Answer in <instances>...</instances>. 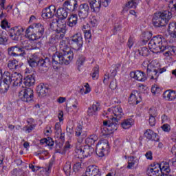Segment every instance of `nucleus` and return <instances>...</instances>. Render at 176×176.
<instances>
[{
    "label": "nucleus",
    "mask_w": 176,
    "mask_h": 176,
    "mask_svg": "<svg viewBox=\"0 0 176 176\" xmlns=\"http://www.w3.org/2000/svg\"><path fill=\"white\" fill-rule=\"evenodd\" d=\"M61 126H60L59 123H56L55 124V134L57 138H58V135L61 134Z\"/></svg>",
    "instance_id": "nucleus-44"
},
{
    "label": "nucleus",
    "mask_w": 176,
    "mask_h": 176,
    "mask_svg": "<svg viewBox=\"0 0 176 176\" xmlns=\"http://www.w3.org/2000/svg\"><path fill=\"white\" fill-rule=\"evenodd\" d=\"M153 153L151 151H148L146 153L145 156L146 157V159H148V160H152V159H153V157L152 156Z\"/></svg>",
    "instance_id": "nucleus-56"
},
{
    "label": "nucleus",
    "mask_w": 176,
    "mask_h": 176,
    "mask_svg": "<svg viewBox=\"0 0 176 176\" xmlns=\"http://www.w3.org/2000/svg\"><path fill=\"white\" fill-rule=\"evenodd\" d=\"M133 45H134V38H133V37H130L128 39L127 46H128V47H129V49H131V47H133Z\"/></svg>",
    "instance_id": "nucleus-52"
},
{
    "label": "nucleus",
    "mask_w": 176,
    "mask_h": 176,
    "mask_svg": "<svg viewBox=\"0 0 176 176\" xmlns=\"http://www.w3.org/2000/svg\"><path fill=\"white\" fill-rule=\"evenodd\" d=\"M34 129L35 124H31L30 126H25V131H26V133H31V131H32V130H34Z\"/></svg>",
    "instance_id": "nucleus-50"
},
{
    "label": "nucleus",
    "mask_w": 176,
    "mask_h": 176,
    "mask_svg": "<svg viewBox=\"0 0 176 176\" xmlns=\"http://www.w3.org/2000/svg\"><path fill=\"white\" fill-rule=\"evenodd\" d=\"M116 87H118V84L116 83V80H112L111 82H110V85H109V88L111 89V90H115L116 89Z\"/></svg>",
    "instance_id": "nucleus-51"
},
{
    "label": "nucleus",
    "mask_w": 176,
    "mask_h": 176,
    "mask_svg": "<svg viewBox=\"0 0 176 176\" xmlns=\"http://www.w3.org/2000/svg\"><path fill=\"white\" fill-rule=\"evenodd\" d=\"M63 6L70 12H76L78 10L77 0H67L63 3Z\"/></svg>",
    "instance_id": "nucleus-17"
},
{
    "label": "nucleus",
    "mask_w": 176,
    "mask_h": 176,
    "mask_svg": "<svg viewBox=\"0 0 176 176\" xmlns=\"http://www.w3.org/2000/svg\"><path fill=\"white\" fill-rule=\"evenodd\" d=\"M138 5V0H127L125 4V9H135Z\"/></svg>",
    "instance_id": "nucleus-30"
},
{
    "label": "nucleus",
    "mask_w": 176,
    "mask_h": 176,
    "mask_svg": "<svg viewBox=\"0 0 176 176\" xmlns=\"http://www.w3.org/2000/svg\"><path fill=\"white\" fill-rule=\"evenodd\" d=\"M143 39L142 41V45H146L148 43V41L152 38V32H147L143 34Z\"/></svg>",
    "instance_id": "nucleus-35"
},
{
    "label": "nucleus",
    "mask_w": 176,
    "mask_h": 176,
    "mask_svg": "<svg viewBox=\"0 0 176 176\" xmlns=\"http://www.w3.org/2000/svg\"><path fill=\"white\" fill-rule=\"evenodd\" d=\"M53 24H56V34L54 36L56 41H63L65 38V33L67 32V23L61 19H54L52 23H51V27Z\"/></svg>",
    "instance_id": "nucleus-7"
},
{
    "label": "nucleus",
    "mask_w": 176,
    "mask_h": 176,
    "mask_svg": "<svg viewBox=\"0 0 176 176\" xmlns=\"http://www.w3.org/2000/svg\"><path fill=\"white\" fill-rule=\"evenodd\" d=\"M54 14H56V7L54 6H50L42 11L43 19H52Z\"/></svg>",
    "instance_id": "nucleus-16"
},
{
    "label": "nucleus",
    "mask_w": 176,
    "mask_h": 176,
    "mask_svg": "<svg viewBox=\"0 0 176 176\" xmlns=\"http://www.w3.org/2000/svg\"><path fill=\"white\" fill-rule=\"evenodd\" d=\"M172 18L173 13L170 11L165 10L163 12H156L154 14L152 19L153 25H154L155 28L166 27Z\"/></svg>",
    "instance_id": "nucleus-4"
},
{
    "label": "nucleus",
    "mask_w": 176,
    "mask_h": 176,
    "mask_svg": "<svg viewBox=\"0 0 176 176\" xmlns=\"http://www.w3.org/2000/svg\"><path fill=\"white\" fill-rule=\"evenodd\" d=\"M99 74H100V67L98 66H95L92 69V74H91V76L92 77V79H98Z\"/></svg>",
    "instance_id": "nucleus-39"
},
{
    "label": "nucleus",
    "mask_w": 176,
    "mask_h": 176,
    "mask_svg": "<svg viewBox=\"0 0 176 176\" xmlns=\"http://www.w3.org/2000/svg\"><path fill=\"white\" fill-rule=\"evenodd\" d=\"M148 47L151 52L153 53H162V52H165L164 54L166 57L171 56V54H175V46H168L167 40L163 38L162 36H155L152 38V39L148 43Z\"/></svg>",
    "instance_id": "nucleus-3"
},
{
    "label": "nucleus",
    "mask_w": 176,
    "mask_h": 176,
    "mask_svg": "<svg viewBox=\"0 0 176 176\" xmlns=\"http://www.w3.org/2000/svg\"><path fill=\"white\" fill-rule=\"evenodd\" d=\"M64 173L66 175H71V173H72V169L71 168V162H66L63 167Z\"/></svg>",
    "instance_id": "nucleus-34"
},
{
    "label": "nucleus",
    "mask_w": 176,
    "mask_h": 176,
    "mask_svg": "<svg viewBox=\"0 0 176 176\" xmlns=\"http://www.w3.org/2000/svg\"><path fill=\"white\" fill-rule=\"evenodd\" d=\"M50 59L49 58L39 59L38 67H39V69L43 71V72H46L47 71V67H50Z\"/></svg>",
    "instance_id": "nucleus-23"
},
{
    "label": "nucleus",
    "mask_w": 176,
    "mask_h": 176,
    "mask_svg": "<svg viewBox=\"0 0 176 176\" xmlns=\"http://www.w3.org/2000/svg\"><path fill=\"white\" fill-rule=\"evenodd\" d=\"M8 67L10 69H17V67H19V61L16 60H10Z\"/></svg>",
    "instance_id": "nucleus-38"
},
{
    "label": "nucleus",
    "mask_w": 176,
    "mask_h": 176,
    "mask_svg": "<svg viewBox=\"0 0 176 176\" xmlns=\"http://www.w3.org/2000/svg\"><path fill=\"white\" fill-rule=\"evenodd\" d=\"M148 76H151V79H157L159 78V71L157 70L155 72H151L150 73H147Z\"/></svg>",
    "instance_id": "nucleus-41"
},
{
    "label": "nucleus",
    "mask_w": 176,
    "mask_h": 176,
    "mask_svg": "<svg viewBox=\"0 0 176 176\" xmlns=\"http://www.w3.org/2000/svg\"><path fill=\"white\" fill-rule=\"evenodd\" d=\"M75 135L78 138H86V132L83 131V126L82 125H78L76 128Z\"/></svg>",
    "instance_id": "nucleus-28"
},
{
    "label": "nucleus",
    "mask_w": 176,
    "mask_h": 176,
    "mask_svg": "<svg viewBox=\"0 0 176 176\" xmlns=\"http://www.w3.org/2000/svg\"><path fill=\"white\" fill-rule=\"evenodd\" d=\"M120 68V65H116L115 68L113 70H110L111 72V76L115 78V76L118 74V69Z\"/></svg>",
    "instance_id": "nucleus-45"
},
{
    "label": "nucleus",
    "mask_w": 176,
    "mask_h": 176,
    "mask_svg": "<svg viewBox=\"0 0 176 176\" xmlns=\"http://www.w3.org/2000/svg\"><path fill=\"white\" fill-rule=\"evenodd\" d=\"M162 129L164 131L168 132L170 130V126L168 124H164L162 126Z\"/></svg>",
    "instance_id": "nucleus-59"
},
{
    "label": "nucleus",
    "mask_w": 176,
    "mask_h": 176,
    "mask_svg": "<svg viewBox=\"0 0 176 176\" xmlns=\"http://www.w3.org/2000/svg\"><path fill=\"white\" fill-rule=\"evenodd\" d=\"M10 81L9 80V78L6 77V75L3 76V80L0 83V93L1 94H5V93H8V90H9L10 87Z\"/></svg>",
    "instance_id": "nucleus-18"
},
{
    "label": "nucleus",
    "mask_w": 176,
    "mask_h": 176,
    "mask_svg": "<svg viewBox=\"0 0 176 176\" xmlns=\"http://www.w3.org/2000/svg\"><path fill=\"white\" fill-rule=\"evenodd\" d=\"M107 115L109 116L111 115V118L107 121H103V126L101 127L103 135L112 134V133L118 130V127H119V120L123 118L124 113L120 106H116L108 109Z\"/></svg>",
    "instance_id": "nucleus-1"
},
{
    "label": "nucleus",
    "mask_w": 176,
    "mask_h": 176,
    "mask_svg": "<svg viewBox=\"0 0 176 176\" xmlns=\"http://www.w3.org/2000/svg\"><path fill=\"white\" fill-rule=\"evenodd\" d=\"M75 156L77 159H83V157H89L94 153V148L89 145L82 144V140H78L76 144Z\"/></svg>",
    "instance_id": "nucleus-6"
},
{
    "label": "nucleus",
    "mask_w": 176,
    "mask_h": 176,
    "mask_svg": "<svg viewBox=\"0 0 176 176\" xmlns=\"http://www.w3.org/2000/svg\"><path fill=\"white\" fill-rule=\"evenodd\" d=\"M160 91H162V89H160V87H159V86L156 85L152 86L151 93H153V94H159Z\"/></svg>",
    "instance_id": "nucleus-42"
},
{
    "label": "nucleus",
    "mask_w": 176,
    "mask_h": 176,
    "mask_svg": "<svg viewBox=\"0 0 176 176\" xmlns=\"http://www.w3.org/2000/svg\"><path fill=\"white\" fill-rule=\"evenodd\" d=\"M148 113L150 116H153L154 118H155V116H157V113L156 112V109H152V108L149 109Z\"/></svg>",
    "instance_id": "nucleus-55"
},
{
    "label": "nucleus",
    "mask_w": 176,
    "mask_h": 176,
    "mask_svg": "<svg viewBox=\"0 0 176 176\" xmlns=\"http://www.w3.org/2000/svg\"><path fill=\"white\" fill-rule=\"evenodd\" d=\"M85 87L86 88V90L84 92V94H87V93H90V91H91V89H90V85H89V83H87L85 85Z\"/></svg>",
    "instance_id": "nucleus-63"
},
{
    "label": "nucleus",
    "mask_w": 176,
    "mask_h": 176,
    "mask_svg": "<svg viewBox=\"0 0 176 176\" xmlns=\"http://www.w3.org/2000/svg\"><path fill=\"white\" fill-rule=\"evenodd\" d=\"M85 61H86V58L85 56H80L78 60L76 61V65L78 68H80L83 65Z\"/></svg>",
    "instance_id": "nucleus-43"
},
{
    "label": "nucleus",
    "mask_w": 176,
    "mask_h": 176,
    "mask_svg": "<svg viewBox=\"0 0 176 176\" xmlns=\"http://www.w3.org/2000/svg\"><path fill=\"white\" fill-rule=\"evenodd\" d=\"M156 71H159V67H156L153 65V63H150L147 66V74H151V72H155Z\"/></svg>",
    "instance_id": "nucleus-40"
},
{
    "label": "nucleus",
    "mask_w": 176,
    "mask_h": 176,
    "mask_svg": "<svg viewBox=\"0 0 176 176\" xmlns=\"http://www.w3.org/2000/svg\"><path fill=\"white\" fill-rule=\"evenodd\" d=\"M76 10L80 18L86 19L90 14V6L87 3H81L78 6Z\"/></svg>",
    "instance_id": "nucleus-13"
},
{
    "label": "nucleus",
    "mask_w": 176,
    "mask_h": 176,
    "mask_svg": "<svg viewBox=\"0 0 176 176\" xmlns=\"http://www.w3.org/2000/svg\"><path fill=\"white\" fill-rule=\"evenodd\" d=\"M163 98H166L167 101H173L176 98V91L171 90H166L163 94Z\"/></svg>",
    "instance_id": "nucleus-25"
},
{
    "label": "nucleus",
    "mask_w": 176,
    "mask_h": 176,
    "mask_svg": "<svg viewBox=\"0 0 176 176\" xmlns=\"http://www.w3.org/2000/svg\"><path fill=\"white\" fill-rule=\"evenodd\" d=\"M25 34L30 41L41 39L45 34V27L41 23H34L27 28Z\"/></svg>",
    "instance_id": "nucleus-5"
},
{
    "label": "nucleus",
    "mask_w": 176,
    "mask_h": 176,
    "mask_svg": "<svg viewBox=\"0 0 176 176\" xmlns=\"http://www.w3.org/2000/svg\"><path fill=\"white\" fill-rule=\"evenodd\" d=\"M8 25H9V23L8 22V21L3 20L1 21V27L3 30H5L6 28V27H8Z\"/></svg>",
    "instance_id": "nucleus-58"
},
{
    "label": "nucleus",
    "mask_w": 176,
    "mask_h": 176,
    "mask_svg": "<svg viewBox=\"0 0 176 176\" xmlns=\"http://www.w3.org/2000/svg\"><path fill=\"white\" fill-rule=\"evenodd\" d=\"M69 45L74 50H80L83 46V37L82 34L76 33L69 38Z\"/></svg>",
    "instance_id": "nucleus-8"
},
{
    "label": "nucleus",
    "mask_w": 176,
    "mask_h": 176,
    "mask_svg": "<svg viewBox=\"0 0 176 176\" xmlns=\"http://www.w3.org/2000/svg\"><path fill=\"white\" fill-rule=\"evenodd\" d=\"M28 63L30 67H32V68H35V67H38V62H35V60H32L31 59H28Z\"/></svg>",
    "instance_id": "nucleus-47"
},
{
    "label": "nucleus",
    "mask_w": 176,
    "mask_h": 176,
    "mask_svg": "<svg viewBox=\"0 0 176 176\" xmlns=\"http://www.w3.org/2000/svg\"><path fill=\"white\" fill-rule=\"evenodd\" d=\"M138 54L140 56H143L144 57H147V56H149V50L146 48V47H140L138 50Z\"/></svg>",
    "instance_id": "nucleus-37"
},
{
    "label": "nucleus",
    "mask_w": 176,
    "mask_h": 176,
    "mask_svg": "<svg viewBox=\"0 0 176 176\" xmlns=\"http://www.w3.org/2000/svg\"><path fill=\"white\" fill-rule=\"evenodd\" d=\"M80 168H82V165L80 164V162H77L73 166V170L74 171V173H78Z\"/></svg>",
    "instance_id": "nucleus-48"
},
{
    "label": "nucleus",
    "mask_w": 176,
    "mask_h": 176,
    "mask_svg": "<svg viewBox=\"0 0 176 176\" xmlns=\"http://www.w3.org/2000/svg\"><path fill=\"white\" fill-rule=\"evenodd\" d=\"M60 49L63 52H57L52 56V65L54 69H58L62 64L68 65L74 58V52L69 49V38H65L60 42Z\"/></svg>",
    "instance_id": "nucleus-2"
},
{
    "label": "nucleus",
    "mask_w": 176,
    "mask_h": 176,
    "mask_svg": "<svg viewBox=\"0 0 176 176\" xmlns=\"http://www.w3.org/2000/svg\"><path fill=\"white\" fill-rule=\"evenodd\" d=\"M100 171V168L96 165H91L87 168L85 175L93 176Z\"/></svg>",
    "instance_id": "nucleus-26"
},
{
    "label": "nucleus",
    "mask_w": 176,
    "mask_h": 176,
    "mask_svg": "<svg viewBox=\"0 0 176 176\" xmlns=\"http://www.w3.org/2000/svg\"><path fill=\"white\" fill-rule=\"evenodd\" d=\"M101 109V104L98 102H95L91 107L88 108L87 115L88 116H94L97 115V112Z\"/></svg>",
    "instance_id": "nucleus-22"
},
{
    "label": "nucleus",
    "mask_w": 176,
    "mask_h": 176,
    "mask_svg": "<svg viewBox=\"0 0 176 176\" xmlns=\"http://www.w3.org/2000/svg\"><path fill=\"white\" fill-rule=\"evenodd\" d=\"M85 39H91V32L90 30H87L85 32Z\"/></svg>",
    "instance_id": "nucleus-57"
},
{
    "label": "nucleus",
    "mask_w": 176,
    "mask_h": 176,
    "mask_svg": "<svg viewBox=\"0 0 176 176\" xmlns=\"http://www.w3.org/2000/svg\"><path fill=\"white\" fill-rule=\"evenodd\" d=\"M41 58L38 56L36 54L31 55L28 58L29 60H32V61H35L36 63H39V60Z\"/></svg>",
    "instance_id": "nucleus-46"
},
{
    "label": "nucleus",
    "mask_w": 176,
    "mask_h": 176,
    "mask_svg": "<svg viewBox=\"0 0 176 176\" xmlns=\"http://www.w3.org/2000/svg\"><path fill=\"white\" fill-rule=\"evenodd\" d=\"M144 137L147 140H149L150 141H155V142H159V140L160 138H159V135L157 133L153 132L151 129H147L144 133Z\"/></svg>",
    "instance_id": "nucleus-21"
},
{
    "label": "nucleus",
    "mask_w": 176,
    "mask_h": 176,
    "mask_svg": "<svg viewBox=\"0 0 176 176\" xmlns=\"http://www.w3.org/2000/svg\"><path fill=\"white\" fill-rule=\"evenodd\" d=\"M71 148H72V146H71V144H69V142H66L63 147V151L64 152H67V151H69Z\"/></svg>",
    "instance_id": "nucleus-53"
},
{
    "label": "nucleus",
    "mask_w": 176,
    "mask_h": 176,
    "mask_svg": "<svg viewBox=\"0 0 176 176\" xmlns=\"http://www.w3.org/2000/svg\"><path fill=\"white\" fill-rule=\"evenodd\" d=\"M148 122L150 126H151V127H153V126L156 124V118H155V117L153 116H150L148 119Z\"/></svg>",
    "instance_id": "nucleus-49"
},
{
    "label": "nucleus",
    "mask_w": 176,
    "mask_h": 176,
    "mask_svg": "<svg viewBox=\"0 0 176 176\" xmlns=\"http://www.w3.org/2000/svg\"><path fill=\"white\" fill-rule=\"evenodd\" d=\"M8 52L9 56L12 57H17L20 56L21 57H24L25 56V52L24 51V48L15 45L10 47L8 49Z\"/></svg>",
    "instance_id": "nucleus-14"
},
{
    "label": "nucleus",
    "mask_w": 176,
    "mask_h": 176,
    "mask_svg": "<svg viewBox=\"0 0 176 176\" xmlns=\"http://www.w3.org/2000/svg\"><path fill=\"white\" fill-rule=\"evenodd\" d=\"M69 19L72 20L73 21L78 22V15L73 14L69 18Z\"/></svg>",
    "instance_id": "nucleus-64"
},
{
    "label": "nucleus",
    "mask_w": 176,
    "mask_h": 176,
    "mask_svg": "<svg viewBox=\"0 0 176 176\" xmlns=\"http://www.w3.org/2000/svg\"><path fill=\"white\" fill-rule=\"evenodd\" d=\"M109 149V142L104 140L98 142L96 145V155L100 157L105 156V152Z\"/></svg>",
    "instance_id": "nucleus-12"
},
{
    "label": "nucleus",
    "mask_w": 176,
    "mask_h": 176,
    "mask_svg": "<svg viewBox=\"0 0 176 176\" xmlns=\"http://www.w3.org/2000/svg\"><path fill=\"white\" fill-rule=\"evenodd\" d=\"M88 2L91 10L95 13H98L101 10V5L104 8H107L111 0H89Z\"/></svg>",
    "instance_id": "nucleus-10"
},
{
    "label": "nucleus",
    "mask_w": 176,
    "mask_h": 176,
    "mask_svg": "<svg viewBox=\"0 0 176 176\" xmlns=\"http://www.w3.org/2000/svg\"><path fill=\"white\" fill-rule=\"evenodd\" d=\"M24 28L21 27H14L10 30L9 36L12 41H19L20 36L23 32H24Z\"/></svg>",
    "instance_id": "nucleus-15"
},
{
    "label": "nucleus",
    "mask_w": 176,
    "mask_h": 176,
    "mask_svg": "<svg viewBox=\"0 0 176 176\" xmlns=\"http://www.w3.org/2000/svg\"><path fill=\"white\" fill-rule=\"evenodd\" d=\"M141 101H142V98L137 91H135L133 93L131 94L129 98V102L135 105H138V104H140Z\"/></svg>",
    "instance_id": "nucleus-20"
},
{
    "label": "nucleus",
    "mask_w": 176,
    "mask_h": 176,
    "mask_svg": "<svg viewBox=\"0 0 176 176\" xmlns=\"http://www.w3.org/2000/svg\"><path fill=\"white\" fill-rule=\"evenodd\" d=\"M36 91L38 94V97H45L46 94L49 91V89L45 85H39L36 87Z\"/></svg>",
    "instance_id": "nucleus-27"
},
{
    "label": "nucleus",
    "mask_w": 176,
    "mask_h": 176,
    "mask_svg": "<svg viewBox=\"0 0 176 176\" xmlns=\"http://www.w3.org/2000/svg\"><path fill=\"white\" fill-rule=\"evenodd\" d=\"M130 76L136 80H139V82H145L146 80V75L140 70L131 72Z\"/></svg>",
    "instance_id": "nucleus-19"
},
{
    "label": "nucleus",
    "mask_w": 176,
    "mask_h": 176,
    "mask_svg": "<svg viewBox=\"0 0 176 176\" xmlns=\"http://www.w3.org/2000/svg\"><path fill=\"white\" fill-rule=\"evenodd\" d=\"M76 24H78V22H76V21H73L72 19H69V22L67 23L69 27H74V25H76Z\"/></svg>",
    "instance_id": "nucleus-60"
},
{
    "label": "nucleus",
    "mask_w": 176,
    "mask_h": 176,
    "mask_svg": "<svg viewBox=\"0 0 176 176\" xmlns=\"http://www.w3.org/2000/svg\"><path fill=\"white\" fill-rule=\"evenodd\" d=\"M133 124H134V120H133V118L124 120L121 123V126L122 129H124V130H126L127 129H130V127H131Z\"/></svg>",
    "instance_id": "nucleus-29"
},
{
    "label": "nucleus",
    "mask_w": 176,
    "mask_h": 176,
    "mask_svg": "<svg viewBox=\"0 0 176 176\" xmlns=\"http://www.w3.org/2000/svg\"><path fill=\"white\" fill-rule=\"evenodd\" d=\"M7 41L8 40L6 39V37L2 35L0 36V45H5V43H6Z\"/></svg>",
    "instance_id": "nucleus-61"
},
{
    "label": "nucleus",
    "mask_w": 176,
    "mask_h": 176,
    "mask_svg": "<svg viewBox=\"0 0 176 176\" xmlns=\"http://www.w3.org/2000/svg\"><path fill=\"white\" fill-rule=\"evenodd\" d=\"M168 164H172V166H174V167H176V155L174 158H173L172 160H169L168 162Z\"/></svg>",
    "instance_id": "nucleus-62"
},
{
    "label": "nucleus",
    "mask_w": 176,
    "mask_h": 176,
    "mask_svg": "<svg viewBox=\"0 0 176 176\" xmlns=\"http://www.w3.org/2000/svg\"><path fill=\"white\" fill-rule=\"evenodd\" d=\"M136 163H137V160H135L134 157H129L126 168L129 170L134 168V166H135Z\"/></svg>",
    "instance_id": "nucleus-36"
},
{
    "label": "nucleus",
    "mask_w": 176,
    "mask_h": 176,
    "mask_svg": "<svg viewBox=\"0 0 176 176\" xmlns=\"http://www.w3.org/2000/svg\"><path fill=\"white\" fill-rule=\"evenodd\" d=\"M97 140H98V137L96 135H91L85 140V142L90 146V145H94Z\"/></svg>",
    "instance_id": "nucleus-31"
},
{
    "label": "nucleus",
    "mask_w": 176,
    "mask_h": 176,
    "mask_svg": "<svg viewBox=\"0 0 176 176\" xmlns=\"http://www.w3.org/2000/svg\"><path fill=\"white\" fill-rule=\"evenodd\" d=\"M46 145H47L48 146H53V145H54V141H53V139H52V138H47Z\"/></svg>",
    "instance_id": "nucleus-54"
},
{
    "label": "nucleus",
    "mask_w": 176,
    "mask_h": 176,
    "mask_svg": "<svg viewBox=\"0 0 176 176\" xmlns=\"http://www.w3.org/2000/svg\"><path fill=\"white\" fill-rule=\"evenodd\" d=\"M19 98L24 102H32L34 101V90L31 88H25L19 93Z\"/></svg>",
    "instance_id": "nucleus-11"
},
{
    "label": "nucleus",
    "mask_w": 176,
    "mask_h": 176,
    "mask_svg": "<svg viewBox=\"0 0 176 176\" xmlns=\"http://www.w3.org/2000/svg\"><path fill=\"white\" fill-rule=\"evenodd\" d=\"M4 75L8 78L10 85L21 86L23 85V76L20 73L14 72L12 74L9 72H4Z\"/></svg>",
    "instance_id": "nucleus-9"
},
{
    "label": "nucleus",
    "mask_w": 176,
    "mask_h": 176,
    "mask_svg": "<svg viewBox=\"0 0 176 176\" xmlns=\"http://www.w3.org/2000/svg\"><path fill=\"white\" fill-rule=\"evenodd\" d=\"M58 16L60 17V19H67L68 17V12L65 8H60L57 10L56 12Z\"/></svg>",
    "instance_id": "nucleus-32"
},
{
    "label": "nucleus",
    "mask_w": 176,
    "mask_h": 176,
    "mask_svg": "<svg viewBox=\"0 0 176 176\" xmlns=\"http://www.w3.org/2000/svg\"><path fill=\"white\" fill-rule=\"evenodd\" d=\"M168 32L173 38H176V23H170L168 25Z\"/></svg>",
    "instance_id": "nucleus-33"
},
{
    "label": "nucleus",
    "mask_w": 176,
    "mask_h": 176,
    "mask_svg": "<svg viewBox=\"0 0 176 176\" xmlns=\"http://www.w3.org/2000/svg\"><path fill=\"white\" fill-rule=\"evenodd\" d=\"M24 86L28 87H31V86H34L35 85V75L30 74L23 79L22 82Z\"/></svg>",
    "instance_id": "nucleus-24"
}]
</instances>
